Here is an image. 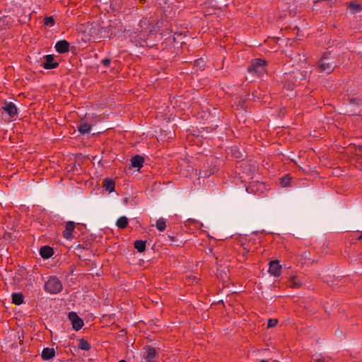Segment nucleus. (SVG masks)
Returning a JSON list of instances; mask_svg holds the SVG:
<instances>
[{"mask_svg":"<svg viewBox=\"0 0 362 362\" xmlns=\"http://www.w3.org/2000/svg\"><path fill=\"white\" fill-rule=\"evenodd\" d=\"M305 74H303L302 72H295L292 75L290 76L289 80L294 79L295 81H297L298 80L301 81L305 79Z\"/></svg>","mask_w":362,"mask_h":362,"instance_id":"obj_24","label":"nucleus"},{"mask_svg":"<svg viewBox=\"0 0 362 362\" xmlns=\"http://www.w3.org/2000/svg\"><path fill=\"white\" fill-rule=\"evenodd\" d=\"M134 246L139 252H143L146 250V241L136 240L134 243Z\"/></svg>","mask_w":362,"mask_h":362,"instance_id":"obj_21","label":"nucleus"},{"mask_svg":"<svg viewBox=\"0 0 362 362\" xmlns=\"http://www.w3.org/2000/svg\"><path fill=\"white\" fill-rule=\"evenodd\" d=\"M44 288L46 292L51 294H57L63 289L62 281L56 276H51L45 281Z\"/></svg>","mask_w":362,"mask_h":362,"instance_id":"obj_1","label":"nucleus"},{"mask_svg":"<svg viewBox=\"0 0 362 362\" xmlns=\"http://www.w3.org/2000/svg\"><path fill=\"white\" fill-rule=\"evenodd\" d=\"M290 284L293 287L298 288L302 285V282L298 276H293L290 280Z\"/></svg>","mask_w":362,"mask_h":362,"instance_id":"obj_25","label":"nucleus"},{"mask_svg":"<svg viewBox=\"0 0 362 362\" xmlns=\"http://www.w3.org/2000/svg\"><path fill=\"white\" fill-rule=\"evenodd\" d=\"M141 4H145L146 0H139Z\"/></svg>","mask_w":362,"mask_h":362,"instance_id":"obj_40","label":"nucleus"},{"mask_svg":"<svg viewBox=\"0 0 362 362\" xmlns=\"http://www.w3.org/2000/svg\"><path fill=\"white\" fill-rule=\"evenodd\" d=\"M54 55L47 54L44 57L42 66L45 69H54L59 66V62L54 60Z\"/></svg>","mask_w":362,"mask_h":362,"instance_id":"obj_3","label":"nucleus"},{"mask_svg":"<svg viewBox=\"0 0 362 362\" xmlns=\"http://www.w3.org/2000/svg\"><path fill=\"white\" fill-rule=\"evenodd\" d=\"M197 278L196 276H189V281H192V282H194V281H197Z\"/></svg>","mask_w":362,"mask_h":362,"instance_id":"obj_33","label":"nucleus"},{"mask_svg":"<svg viewBox=\"0 0 362 362\" xmlns=\"http://www.w3.org/2000/svg\"><path fill=\"white\" fill-rule=\"evenodd\" d=\"M196 63H197V64L198 66H200V65H201V63H202V64H203V63H204V62H203L202 59H199V60H197V61L196 62Z\"/></svg>","mask_w":362,"mask_h":362,"instance_id":"obj_36","label":"nucleus"},{"mask_svg":"<svg viewBox=\"0 0 362 362\" xmlns=\"http://www.w3.org/2000/svg\"><path fill=\"white\" fill-rule=\"evenodd\" d=\"M173 32H168L167 33H160V39H163V45H165V47L170 46L175 41L174 35H172Z\"/></svg>","mask_w":362,"mask_h":362,"instance_id":"obj_10","label":"nucleus"},{"mask_svg":"<svg viewBox=\"0 0 362 362\" xmlns=\"http://www.w3.org/2000/svg\"><path fill=\"white\" fill-rule=\"evenodd\" d=\"M169 241L173 242V236H168Z\"/></svg>","mask_w":362,"mask_h":362,"instance_id":"obj_39","label":"nucleus"},{"mask_svg":"<svg viewBox=\"0 0 362 362\" xmlns=\"http://www.w3.org/2000/svg\"><path fill=\"white\" fill-rule=\"evenodd\" d=\"M44 25L46 26H53L55 23V20L53 16H46L44 20Z\"/></svg>","mask_w":362,"mask_h":362,"instance_id":"obj_26","label":"nucleus"},{"mask_svg":"<svg viewBox=\"0 0 362 362\" xmlns=\"http://www.w3.org/2000/svg\"><path fill=\"white\" fill-rule=\"evenodd\" d=\"M166 6L163 7V13L166 18H172L175 14V11L173 6L170 4L165 3Z\"/></svg>","mask_w":362,"mask_h":362,"instance_id":"obj_16","label":"nucleus"},{"mask_svg":"<svg viewBox=\"0 0 362 362\" xmlns=\"http://www.w3.org/2000/svg\"><path fill=\"white\" fill-rule=\"evenodd\" d=\"M76 224L74 221H68L66 223L65 230L63 231V237L67 240L74 238L73 232Z\"/></svg>","mask_w":362,"mask_h":362,"instance_id":"obj_8","label":"nucleus"},{"mask_svg":"<svg viewBox=\"0 0 362 362\" xmlns=\"http://www.w3.org/2000/svg\"><path fill=\"white\" fill-rule=\"evenodd\" d=\"M156 37V33L153 32V30H150L149 33L147 35L146 39L145 40V42L147 47H156L157 45L153 43V38Z\"/></svg>","mask_w":362,"mask_h":362,"instance_id":"obj_20","label":"nucleus"},{"mask_svg":"<svg viewBox=\"0 0 362 362\" xmlns=\"http://www.w3.org/2000/svg\"><path fill=\"white\" fill-rule=\"evenodd\" d=\"M93 159H94V160L95 159V160H96V161H98V163H99V164H100V163H101V162H102V160H103V157H98V158H97V156H95V157H93Z\"/></svg>","mask_w":362,"mask_h":362,"instance_id":"obj_34","label":"nucleus"},{"mask_svg":"<svg viewBox=\"0 0 362 362\" xmlns=\"http://www.w3.org/2000/svg\"><path fill=\"white\" fill-rule=\"evenodd\" d=\"M277 324V319L276 318H269L268 320V327H274Z\"/></svg>","mask_w":362,"mask_h":362,"instance_id":"obj_29","label":"nucleus"},{"mask_svg":"<svg viewBox=\"0 0 362 362\" xmlns=\"http://www.w3.org/2000/svg\"><path fill=\"white\" fill-rule=\"evenodd\" d=\"M71 320L73 329L76 331L80 330L83 326L84 323L83 318H69Z\"/></svg>","mask_w":362,"mask_h":362,"instance_id":"obj_17","label":"nucleus"},{"mask_svg":"<svg viewBox=\"0 0 362 362\" xmlns=\"http://www.w3.org/2000/svg\"><path fill=\"white\" fill-rule=\"evenodd\" d=\"M320 69L327 74H329L336 66L334 62H328L327 56H324L319 62Z\"/></svg>","mask_w":362,"mask_h":362,"instance_id":"obj_4","label":"nucleus"},{"mask_svg":"<svg viewBox=\"0 0 362 362\" xmlns=\"http://www.w3.org/2000/svg\"><path fill=\"white\" fill-rule=\"evenodd\" d=\"M144 349L145 350L144 358L146 362H155L156 356V349L150 345H146Z\"/></svg>","mask_w":362,"mask_h":362,"instance_id":"obj_5","label":"nucleus"},{"mask_svg":"<svg viewBox=\"0 0 362 362\" xmlns=\"http://www.w3.org/2000/svg\"><path fill=\"white\" fill-rule=\"evenodd\" d=\"M101 63L106 67H109L111 63V59L109 58H105L101 61Z\"/></svg>","mask_w":362,"mask_h":362,"instance_id":"obj_31","label":"nucleus"},{"mask_svg":"<svg viewBox=\"0 0 362 362\" xmlns=\"http://www.w3.org/2000/svg\"><path fill=\"white\" fill-rule=\"evenodd\" d=\"M269 273L276 277H278L281 274V266L278 260H274L269 262Z\"/></svg>","mask_w":362,"mask_h":362,"instance_id":"obj_6","label":"nucleus"},{"mask_svg":"<svg viewBox=\"0 0 362 362\" xmlns=\"http://www.w3.org/2000/svg\"><path fill=\"white\" fill-rule=\"evenodd\" d=\"M350 10L352 13H356L361 11V6L359 4L352 3L350 5Z\"/></svg>","mask_w":362,"mask_h":362,"instance_id":"obj_27","label":"nucleus"},{"mask_svg":"<svg viewBox=\"0 0 362 362\" xmlns=\"http://www.w3.org/2000/svg\"><path fill=\"white\" fill-rule=\"evenodd\" d=\"M312 359L313 362H331L329 357L317 354L313 355Z\"/></svg>","mask_w":362,"mask_h":362,"instance_id":"obj_22","label":"nucleus"},{"mask_svg":"<svg viewBox=\"0 0 362 362\" xmlns=\"http://www.w3.org/2000/svg\"><path fill=\"white\" fill-rule=\"evenodd\" d=\"M129 220L126 216L119 218L116 221V226L119 229H124L128 226Z\"/></svg>","mask_w":362,"mask_h":362,"instance_id":"obj_19","label":"nucleus"},{"mask_svg":"<svg viewBox=\"0 0 362 362\" xmlns=\"http://www.w3.org/2000/svg\"><path fill=\"white\" fill-rule=\"evenodd\" d=\"M260 362H268V361L266 360H262Z\"/></svg>","mask_w":362,"mask_h":362,"instance_id":"obj_42","label":"nucleus"},{"mask_svg":"<svg viewBox=\"0 0 362 362\" xmlns=\"http://www.w3.org/2000/svg\"><path fill=\"white\" fill-rule=\"evenodd\" d=\"M8 236H9V233H6L4 235L3 238H4V239H6V238H8Z\"/></svg>","mask_w":362,"mask_h":362,"instance_id":"obj_37","label":"nucleus"},{"mask_svg":"<svg viewBox=\"0 0 362 362\" xmlns=\"http://www.w3.org/2000/svg\"><path fill=\"white\" fill-rule=\"evenodd\" d=\"M40 255L43 259H49L54 255V250L49 245H45L40 247Z\"/></svg>","mask_w":362,"mask_h":362,"instance_id":"obj_11","label":"nucleus"},{"mask_svg":"<svg viewBox=\"0 0 362 362\" xmlns=\"http://www.w3.org/2000/svg\"><path fill=\"white\" fill-rule=\"evenodd\" d=\"M55 356V351L53 348H44L41 357L43 361H49L50 359H52Z\"/></svg>","mask_w":362,"mask_h":362,"instance_id":"obj_12","label":"nucleus"},{"mask_svg":"<svg viewBox=\"0 0 362 362\" xmlns=\"http://www.w3.org/2000/svg\"><path fill=\"white\" fill-rule=\"evenodd\" d=\"M144 159L142 156L136 155L131 159L132 167L136 168L139 170L143 167Z\"/></svg>","mask_w":362,"mask_h":362,"instance_id":"obj_13","label":"nucleus"},{"mask_svg":"<svg viewBox=\"0 0 362 362\" xmlns=\"http://www.w3.org/2000/svg\"><path fill=\"white\" fill-rule=\"evenodd\" d=\"M92 128V125L86 122H81L77 127L78 132L81 134L90 133Z\"/></svg>","mask_w":362,"mask_h":362,"instance_id":"obj_15","label":"nucleus"},{"mask_svg":"<svg viewBox=\"0 0 362 362\" xmlns=\"http://www.w3.org/2000/svg\"><path fill=\"white\" fill-rule=\"evenodd\" d=\"M165 229V220L163 218H160V232L163 231Z\"/></svg>","mask_w":362,"mask_h":362,"instance_id":"obj_30","label":"nucleus"},{"mask_svg":"<svg viewBox=\"0 0 362 362\" xmlns=\"http://www.w3.org/2000/svg\"><path fill=\"white\" fill-rule=\"evenodd\" d=\"M67 317H78V315L75 312H70V313H69Z\"/></svg>","mask_w":362,"mask_h":362,"instance_id":"obj_32","label":"nucleus"},{"mask_svg":"<svg viewBox=\"0 0 362 362\" xmlns=\"http://www.w3.org/2000/svg\"><path fill=\"white\" fill-rule=\"evenodd\" d=\"M118 362H127L125 360H120Z\"/></svg>","mask_w":362,"mask_h":362,"instance_id":"obj_41","label":"nucleus"},{"mask_svg":"<svg viewBox=\"0 0 362 362\" xmlns=\"http://www.w3.org/2000/svg\"><path fill=\"white\" fill-rule=\"evenodd\" d=\"M290 182L291 178L287 176L284 177L281 180V183L284 187L288 186L290 185Z\"/></svg>","mask_w":362,"mask_h":362,"instance_id":"obj_28","label":"nucleus"},{"mask_svg":"<svg viewBox=\"0 0 362 362\" xmlns=\"http://www.w3.org/2000/svg\"><path fill=\"white\" fill-rule=\"evenodd\" d=\"M103 187L109 192H112L115 191V182L112 179L106 178L103 180Z\"/></svg>","mask_w":362,"mask_h":362,"instance_id":"obj_14","label":"nucleus"},{"mask_svg":"<svg viewBox=\"0 0 362 362\" xmlns=\"http://www.w3.org/2000/svg\"><path fill=\"white\" fill-rule=\"evenodd\" d=\"M78 348L83 351H89L91 349V346L88 341L84 339H79Z\"/></svg>","mask_w":362,"mask_h":362,"instance_id":"obj_23","label":"nucleus"},{"mask_svg":"<svg viewBox=\"0 0 362 362\" xmlns=\"http://www.w3.org/2000/svg\"><path fill=\"white\" fill-rule=\"evenodd\" d=\"M156 227L158 229V226H159V223H158V220H157L156 221V224H155Z\"/></svg>","mask_w":362,"mask_h":362,"instance_id":"obj_38","label":"nucleus"},{"mask_svg":"<svg viewBox=\"0 0 362 362\" xmlns=\"http://www.w3.org/2000/svg\"><path fill=\"white\" fill-rule=\"evenodd\" d=\"M102 317H107V315H103Z\"/></svg>","mask_w":362,"mask_h":362,"instance_id":"obj_43","label":"nucleus"},{"mask_svg":"<svg viewBox=\"0 0 362 362\" xmlns=\"http://www.w3.org/2000/svg\"><path fill=\"white\" fill-rule=\"evenodd\" d=\"M341 334H342V332H341V331H340V330H337V331L335 332V335H336V336H337V337H340V336H341Z\"/></svg>","mask_w":362,"mask_h":362,"instance_id":"obj_35","label":"nucleus"},{"mask_svg":"<svg viewBox=\"0 0 362 362\" xmlns=\"http://www.w3.org/2000/svg\"><path fill=\"white\" fill-rule=\"evenodd\" d=\"M12 303L16 305H21L23 303L24 296L22 293H13L12 294Z\"/></svg>","mask_w":362,"mask_h":362,"instance_id":"obj_18","label":"nucleus"},{"mask_svg":"<svg viewBox=\"0 0 362 362\" xmlns=\"http://www.w3.org/2000/svg\"><path fill=\"white\" fill-rule=\"evenodd\" d=\"M265 61L260 59L253 60L247 69L248 72L258 76H262L265 71Z\"/></svg>","mask_w":362,"mask_h":362,"instance_id":"obj_2","label":"nucleus"},{"mask_svg":"<svg viewBox=\"0 0 362 362\" xmlns=\"http://www.w3.org/2000/svg\"><path fill=\"white\" fill-rule=\"evenodd\" d=\"M1 108L11 118H13L18 113V109L16 106L11 102L8 103L5 100Z\"/></svg>","mask_w":362,"mask_h":362,"instance_id":"obj_7","label":"nucleus"},{"mask_svg":"<svg viewBox=\"0 0 362 362\" xmlns=\"http://www.w3.org/2000/svg\"><path fill=\"white\" fill-rule=\"evenodd\" d=\"M70 43L66 40L58 41L55 45V49L59 54H65L69 52Z\"/></svg>","mask_w":362,"mask_h":362,"instance_id":"obj_9","label":"nucleus"}]
</instances>
